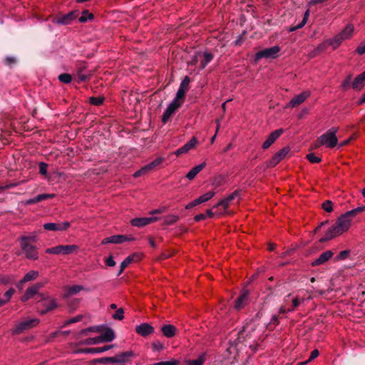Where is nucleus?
<instances>
[{
    "label": "nucleus",
    "mask_w": 365,
    "mask_h": 365,
    "mask_svg": "<svg viewBox=\"0 0 365 365\" xmlns=\"http://www.w3.org/2000/svg\"><path fill=\"white\" fill-rule=\"evenodd\" d=\"M18 241L26 259L31 260H36L38 259V248L32 245V243L37 242V236L35 234L29 236L21 235L18 238Z\"/></svg>",
    "instance_id": "f257e3e1"
},
{
    "label": "nucleus",
    "mask_w": 365,
    "mask_h": 365,
    "mask_svg": "<svg viewBox=\"0 0 365 365\" xmlns=\"http://www.w3.org/2000/svg\"><path fill=\"white\" fill-rule=\"evenodd\" d=\"M45 282H38L34 284L32 286L29 287L24 294L21 297L22 302H26L29 299L34 298L37 303L50 300V297L48 292H39V290L44 287Z\"/></svg>",
    "instance_id": "f03ea898"
},
{
    "label": "nucleus",
    "mask_w": 365,
    "mask_h": 365,
    "mask_svg": "<svg viewBox=\"0 0 365 365\" xmlns=\"http://www.w3.org/2000/svg\"><path fill=\"white\" fill-rule=\"evenodd\" d=\"M349 228L346 223L341 221L339 217L336 222L332 225L325 232L324 237L319 239L320 242H325L346 232Z\"/></svg>",
    "instance_id": "7ed1b4c3"
},
{
    "label": "nucleus",
    "mask_w": 365,
    "mask_h": 365,
    "mask_svg": "<svg viewBox=\"0 0 365 365\" xmlns=\"http://www.w3.org/2000/svg\"><path fill=\"white\" fill-rule=\"evenodd\" d=\"M76 73L75 81L78 83L88 81L93 76L92 72L88 69V63L83 61L76 62Z\"/></svg>",
    "instance_id": "20e7f679"
},
{
    "label": "nucleus",
    "mask_w": 365,
    "mask_h": 365,
    "mask_svg": "<svg viewBox=\"0 0 365 365\" xmlns=\"http://www.w3.org/2000/svg\"><path fill=\"white\" fill-rule=\"evenodd\" d=\"M339 127H331L325 133L319 136L320 140L322 141L319 143L326 145L327 148H334L338 143L336 134L339 131Z\"/></svg>",
    "instance_id": "39448f33"
},
{
    "label": "nucleus",
    "mask_w": 365,
    "mask_h": 365,
    "mask_svg": "<svg viewBox=\"0 0 365 365\" xmlns=\"http://www.w3.org/2000/svg\"><path fill=\"white\" fill-rule=\"evenodd\" d=\"M40 323V320L37 318L31 319L27 321L19 323L11 331L12 335H19L24 331L36 327Z\"/></svg>",
    "instance_id": "423d86ee"
},
{
    "label": "nucleus",
    "mask_w": 365,
    "mask_h": 365,
    "mask_svg": "<svg viewBox=\"0 0 365 365\" xmlns=\"http://www.w3.org/2000/svg\"><path fill=\"white\" fill-rule=\"evenodd\" d=\"M279 51L280 47L279 46L264 48L255 53V61H257L262 58H276Z\"/></svg>",
    "instance_id": "0eeeda50"
},
{
    "label": "nucleus",
    "mask_w": 365,
    "mask_h": 365,
    "mask_svg": "<svg viewBox=\"0 0 365 365\" xmlns=\"http://www.w3.org/2000/svg\"><path fill=\"white\" fill-rule=\"evenodd\" d=\"M289 151L290 148L289 146L282 148L272 155L271 159L267 162V166L268 168L275 167L278 163H279L282 160L285 158Z\"/></svg>",
    "instance_id": "6e6552de"
},
{
    "label": "nucleus",
    "mask_w": 365,
    "mask_h": 365,
    "mask_svg": "<svg viewBox=\"0 0 365 365\" xmlns=\"http://www.w3.org/2000/svg\"><path fill=\"white\" fill-rule=\"evenodd\" d=\"M365 211V205L358 207L355 209L346 212L344 214H342L339 217V218L344 221L346 223V225L348 228L351 226V218L355 217L356 215Z\"/></svg>",
    "instance_id": "1a4fd4ad"
},
{
    "label": "nucleus",
    "mask_w": 365,
    "mask_h": 365,
    "mask_svg": "<svg viewBox=\"0 0 365 365\" xmlns=\"http://www.w3.org/2000/svg\"><path fill=\"white\" fill-rule=\"evenodd\" d=\"M163 160H164L163 158H161V157L157 158L155 160H154L151 163L145 165V166L141 168L140 170H137L134 173L133 176L135 178H138V177H140V175L146 174L148 172L153 170L155 168L161 165L162 163L163 162Z\"/></svg>",
    "instance_id": "9d476101"
},
{
    "label": "nucleus",
    "mask_w": 365,
    "mask_h": 365,
    "mask_svg": "<svg viewBox=\"0 0 365 365\" xmlns=\"http://www.w3.org/2000/svg\"><path fill=\"white\" fill-rule=\"evenodd\" d=\"M78 16V11H71L66 14L58 15L55 18V22L58 24L68 25Z\"/></svg>",
    "instance_id": "9b49d317"
},
{
    "label": "nucleus",
    "mask_w": 365,
    "mask_h": 365,
    "mask_svg": "<svg viewBox=\"0 0 365 365\" xmlns=\"http://www.w3.org/2000/svg\"><path fill=\"white\" fill-rule=\"evenodd\" d=\"M159 220L158 217H135L130 220V224L133 227H142L149 224L157 222Z\"/></svg>",
    "instance_id": "f8f14e48"
},
{
    "label": "nucleus",
    "mask_w": 365,
    "mask_h": 365,
    "mask_svg": "<svg viewBox=\"0 0 365 365\" xmlns=\"http://www.w3.org/2000/svg\"><path fill=\"white\" fill-rule=\"evenodd\" d=\"M198 144L197 138L195 136H192V138L187 142L183 146L178 148L175 154L176 156H180L182 154L187 153L191 149L196 148Z\"/></svg>",
    "instance_id": "ddd939ff"
},
{
    "label": "nucleus",
    "mask_w": 365,
    "mask_h": 365,
    "mask_svg": "<svg viewBox=\"0 0 365 365\" xmlns=\"http://www.w3.org/2000/svg\"><path fill=\"white\" fill-rule=\"evenodd\" d=\"M284 133L283 128H279L272 132L262 143V148L264 150L268 149Z\"/></svg>",
    "instance_id": "4468645a"
},
{
    "label": "nucleus",
    "mask_w": 365,
    "mask_h": 365,
    "mask_svg": "<svg viewBox=\"0 0 365 365\" xmlns=\"http://www.w3.org/2000/svg\"><path fill=\"white\" fill-rule=\"evenodd\" d=\"M114 345H105L101 347H93V348H80L73 351L74 354H95L101 353L112 349Z\"/></svg>",
    "instance_id": "2eb2a0df"
},
{
    "label": "nucleus",
    "mask_w": 365,
    "mask_h": 365,
    "mask_svg": "<svg viewBox=\"0 0 365 365\" xmlns=\"http://www.w3.org/2000/svg\"><path fill=\"white\" fill-rule=\"evenodd\" d=\"M71 227L69 222H63L62 223L48 222L43 225L46 230L52 231H66Z\"/></svg>",
    "instance_id": "dca6fc26"
},
{
    "label": "nucleus",
    "mask_w": 365,
    "mask_h": 365,
    "mask_svg": "<svg viewBox=\"0 0 365 365\" xmlns=\"http://www.w3.org/2000/svg\"><path fill=\"white\" fill-rule=\"evenodd\" d=\"M249 295L250 291L248 289H243L235 302V308L237 310L243 309L248 302Z\"/></svg>",
    "instance_id": "f3484780"
},
{
    "label": "nucleus",
    "mask_w": 365,
    "mask_h": 365,
    "mask_svg": "<svg viewBox=\"0 0 365 365\" xmlns=\"http://www.w3.org/2000/svg\"><path fill=\"white\" fill-rule=\"evenodd\" d=\"M311 95V93L309 91H305L302 92L300 94L295 96L293 97L290 101L289 102V106L294 108L296 106H299L303 102L306 101L307 98H308Z\"/></svg>",
    "instance_id": "a211bd4d"
},
{
    "label": "nucleus",
    "mask_w": 365,
    "mask_h": 365,
    "mask_svg": "<svg viewBox=\"0 0 365 365\" xmlns=\"http://www.w3.org/2000/svg\"><path fill=\"white\" fill-rule=\"evenodd\" d=\"M135 332L141 336L146 337L154 332V327L148 323H142L135 327Z\"/></svg>",
    "instance_id": "6ab92c4d"
},
{
    "label": "nucleus",
    "mask_w": 365,
    "mask_h": 365,
    "mask_svg": "<svg viewBox=\"0 0 365 365\" xmlns=\"http://www.w3.org/2000/svg\"><path fill=\"white\" fill-rule=\"evenodd\" d=\"M333 255L334 252L331 250H327L322 252L317 259L312 262L311 266L317 267L323 264L328 262L333 257Z\"/></svg>",
    "instance_id": "aec40b11"
},
{
    "label": "nucleus",
    "mask_w": 365,
    "mask_h": 365,
    "mask_svg": "<svg viewBox=\"0 0 365 365\" xmlns=\"http://www.w3.org/2000/svg\"><path fill=\"white\" fill-rule=\"evenodd\" d=\"M135 356L134 352L132 350L121 352L114 356H113V363H125L130 361V358Z\"/></svg>",
    "instance_id": "412c9836"
},
{
    "label": "nucleus",
    "mask_w": 365,
    "mask_h": 365,
    "mask_svg": "<svg viewBox=\"0 0 365 365\" xmlns=\"http://www.w3.org/2000/svg\"><path fill=\"white\" fill-rule=\"evenodd\" d=\"M103 328L102 334L99 336L101 342H110L115 339V333L113 330L106 326H101Z\"/></svg>",
    "instance_id": "4be33fe9"
},
{
    "label": "nucleus",
    "mask_w": 365,
    "mask_h": 365,
    "mask_svg": "<svg viewBox=\"0 0 365 365\" xmlns=\"http://www.w3.org/2000/svg\"><path fill=\"white\" fill-rule=\"evenodd\" d=\"M56 196L55 194H40L36 196L34 198L28 199L25 200L23 203L24 205H29L32 204H36L43 200L53 199Z\"/></svg>",
    "instance_id": "5701e85b"
},
{
    "label": "nucleus",
    "mask_w": 365,
    "mask_h": 365,
    "mask_svg": "<svg viewBox=\"0 0 365 365\" xmlns=\"http://www.w3.org/2000/svg\"><path fill=\"white\" fill-rule=\"evenodd\" d=\"M365 85V71L358 75L351 83V87L354 90L361 91Z\"/></svg>",
    "instance_id": "b1692460"
},
{
    "label": "nucleus",
    "mask_w": 365,
    "mask_h": 365,
    "mask_svg": "<svg viewBox=\"0 0 365 365\" xmlns=\"http://www.w3.org/2000/svg\"><path fill=\"white\" fill-rule=\"evenodd\" d=\"M59 307L58 302H57V300L55 298H51L50 300H49V303L48 304H43V307L44 309L41 310L39 312V314L41 315H44L50 312H52L53 311L54 309H56V308H58Z\"/></svg>",
    "instance_id": "393cba45"
},
{
    "label": "nucleus",
    "mask_w": 365,
    "mask_h": 365,
    "mask_svg": "<svg viewBox=\"0 0 365 365\" xmlns=\"http://www.w3.org/2000/svg\"><path fill=\"white\" fill-rule=\"evenodd\" d=\"M125 240V235H113V236L104 238L101 243L103 245H105L107 243L120 244V243L124 242Z\"/></svg>",
    "instance_id": "a878e982"
},
{
    "label": "nucleus",
    "mask_w": 365,
    "mask_h": 365,
    "mask_svg": "<svg viewBox=\"0 0 365 365\" xmlns=\"http://www.w3.org/2000/svg\"><path fill=\"white\" fill-rule=\"evenodd\" d=\"M161 331L165 336L171 338L176 335L177 328L173 324H165L161 327Z\"/></svg>",
    "instance_id": "bb28decb"
},
{
    "label": "nucleus",
    "mask_w": 365,
    "mask_h": 365,
    "mask_svg": "<svg viewBox=\"0 0 365 365\" xmlns=\"http://www.w3.org/2000/svg\"><path fill=\"white\" fill-rule=\"evenodd\" d=\"M66 292L63 294V298L66 299L72 294H76L84 289L82 285H73L65 287Z\"/></svg>",
    "instance_id": "cd10ccee"
},
{
    "label": "nucleus",
    "mask_w": 365,
    "mask_h": 365,
    "mask_svg": "<svg viewBox=\"0 0 365 365\" xmlns=\"http://www.w3.org/2000/svg\"><path fill=\"white\" fill-rule=\"evenodd\" d=\"M205 162H203L200 165L195 166L188 172V173L186 175V177L190 180H193L195 178V176L205 168Z\"/></svg>",
    "instance_id": "c85d7f7f"
},
{
    "label": "nucleus",
    "mask_w": 365,
    "mask_h": 365,
    "mask_svg": "<svg viewBox=\"0 0 365 365\" xmlns=\"http://www.w3.org/2000/svg\"><path fill=\"white\" fill-rule=\"evenodd\" d=\"M354 31V25L348 24L344 29L338 34L343 38V40L351 38Z\"/></svg>",
    "instance_id": "c756f323"
},
{
    "label": "nucleus",
    "mask_w": 365,
    "mask_h": 365,
    "mask_svg": "<svg viewBox=\"0 0 365 365\" xmlns=\"http://www.w3.org/2000/svg\"><path fill=\"white\" fill-rule=\"evenodd\" d=\"M326 41L329 46H331L333 50H336L339 47L344 40L341 36L336 34L333 38L327 39Z\"/></svg>",
    "instance_id": "7c9ffc66"
},
{
    "label": "nucleus",
    "mask_w": 365,
    "mask_h": 365,
    "mask_svg": "<svg viewBox=\"0 0 365 365\" xmlns=\"http://www.w3.org/2000/svg\"><path fill=\"white\" fill-rule=\"evenodd\" d=\"M328 43L327 41H323L322 43H319L310 53L311 57H316L321 54L322 53L327 51L328 48Z\"/></svg>",
    "instance_id": "2f4dec72"
},
{
    "label": "nucleus",
    "mask_w": 365,
    "mask_h": 365,
    "mask_svg": "<svg viewBox=\"0 0 365 365\" xmlns=\"http://www.w3.org/2000/svg\"><path fill=\"white\" fill-rule=\"evenodd\" d=\"M176 110L177 109L175 108L169 104V106H168L167 109L165 110L162 116V123L163 124H165L168 121L170 116L175 113Z\"/></svg>",
    "instance_id": "473e14b6"
},
{
    "label": "nucleus",
    "mask_w": 365,
    "mask_h": 365,
    "mask_svg": "<svg viewBox=\"0 0 365 365\" xmlns=\"http://www.w3.org/2000/svg\"><path fill=\"white\" fill-rule=\"evenodd\" d=\"M205 356H206V353L204 352L202 354H200L197 359L186 360L185 364L187 365H203L206 360Z\"/></svg>",
    "instance_id": "72a5a7b5"
},
{
    "label": "nucleus",
    "mask_w": 365,
    "mask_h": 365,
    "mask_svg": "<svg viewBox=\"0 0 365 365\" xmlns=\"http://www.w3.org/2000/svg\"><path fill=\"white\" fill-rule=\"evenodd\" d=\"M143 257V254L141 252H134L129 256H128L125 259L128 262L129 264L136 263L142 260Z\"/></svg>",
    "instance_id": "f704fd0d"
},
{
    "label": "nucleus",
    "mask_w": 365,
    "mask_h": 365,
    "mask_svg": "<svg viewBox=\"0 0 365 365\" xmlns=\"http://www.w3.org/2000/svg\"><path fill=\"white\" fill-rule=\"evenodd\" d=\"M214 55L208 51L203 53V59L200 62V68L203 69L213 59Z\"/></svg>",
    "instance_id": "c9c22d12"
},
{
    "label": "nucleus",
    "mask_w": 365,
    "mask_h": 365,
    "mask_svg": "<svg viewBox=\"0 0 365 365\" xmlns=\"http://www.w3.org/2000/svg\"><path fill=\"white\" fill-rule=\"evenodd\" d=\"M79 247L76 245H62V254L70 255L73 252H77Z\"/></svg>",
    "instance_id": "e433bc0d"
},
{
    "label": "nucleus",
    "mask_w": 365,
    "mask_h": 365,
    "mask_svg": "<svg viewBox=\"0 0 365 365\" xmlns=\"http://www.w3.org/2000/svg\"><path fill=\"white\" fill-rule=\"evenodd\" d=\"M179 220V216L175 215H168L164 217L163 225H172Z\"/></svg>",
    "instance_id": "4c0bfd02"
},
{
    "label": "nucleus",
    "mask_w": 365,
    "mask_h": 365,
    "mask_svg": "<svg viewBox=\"0 0 365 365\" xmlns=\"http://www.w3.org/2000/svg\"><path fill=\"white\" fill-rule=\"evenodd\" d=\"M105 101V97L103 96H91L88 98V103L91 105L100 106L103 104Z\"/></svg>",
    "instance_id": "58836bf2"
},
{
    "label": "nucleus",
    "mask_w": 365,
    "mask_h": 365,
    "mask_svg": "<svg viewBox=\"0 0 365 365\" xmlns=\"http://www.w3.org/2000/svg\"><path fill=\"white\" fill-rule=\"evenodd\" d=\"M39 276V273L36 270H31L27 272L23 277V282H30L36 279Z\"/></svg>",
    "instance_id": "ea45409f"
},
{
    "label": "nucleus",
    "mask_w": 365,
    "mask_h": 365,
    "mask_svg": "<svg viewBox=\"0 0 365 365\" xmlns=\"http://www.w3.org/2000/svg\"><path fill=\"white\" fill-rule=\"evenodd\" d=\"M309 16V9H307L304 14V17H303L302 21L297 26L291 27L289 29V31H294L299 29L302 28L306 24V23L308 20Z\"/></svg>",
    "instance_id": "a19ab883"
},
{
    "label": "nucleus",
    "mask_w": 365,
    "mask_h": 365,
    "mask_svg": "<svg viewBox=\"0 0 365 365\" xmlns=\"http://www.w3.org/2000/svg\"><path fill=\"white\" fill-rule=\"evenodd\" d=\"M94 19V14L93 13H91L88 10H83L81 13V17L78 19L79 22L81 23H85L88 20H93Z\"/></svg>",
    "instance_id": "79ce46f5"
},
{
    "label": "nucleus",
    "mask_w": 365,
    "mask_h": 365,
    "mask_svg": "<svg viewBox=\"0 0 365 365\" xmlns=\"http://www.w3.org/2000/svg\"><path fill=\"white\" fill-rule=\"evenodd\" d=\"M215 195V192L214 191H210L204 195H202L199 197H197L196 200L198 202V204H202L203 202H205L212 198Z\"/></svg>",
    "instance_id": "37998d69"
},
{
    "label": "nucleus",
    "mask_w": 365,
    "mask_h": 365,
    "mask_svg": "<svg viewBox=\"0 0 365 365\" xmlns=\"http://www.w3.org/2000/svg\"><path fill=\"white\" fill-rule=\"evenodd\" d=\"M279 316L277 315H273L272 317L270 319V322L267 325V329L273 331L275 327L279 325Z\"/></svg>",
    "instance_id": "c03bdc74"
},
{
    "label": "nucleus",
    "mask_w": 365,
    "mask_h": 365,
    "mask_svg": "<svg viewBox=\"0 0 365 365\" xmlns=\"http://www.w3.org/2000/svg\"><path fill=\"white\" fill-rule=\"evenodd\" d=\"M108 363H113V356H107V357H103L99 359H94L91 361V364H108Z\"/></svg>",
    "instance_id": "a18cd8bd"
},
{
    "label": "nucleus",
    "mask_w": 365,
    "mask_h": 365,
    "mask_svg": "<svg viewBox=\"0 0 365 365\" xmlns=\"http://www.w3.org/2000/svg\"><path fill=\"white\" fill-rule=\"evenodd\" d=\"M350 253H351V250H343V251L340 252L334 257V260L336 261V262L344 260V259H347L349 257Z\"/></svg>",
    "instance_id": "49530a36"
},
{
    "label": "nucleus",
    "mask_w": 365,
    "mask_h": 365,
    "mask_svg": "<svg viewBox=\"0 0 365 365\" xmlns=\"http://www.w3.org/2000/svg\"><path fill=\"white\" fill-rule=\"evenodd\" d=\"M99 336L93 337V338H88L83 341H81L79 344H86V345H92V344H97L101 342V341L99 339Z\"/></svg>",
    "instance_id": "de8ad7c7"
},
{
    "label": "nucleus",
    "mask_w": 365,
    "mask_h": 365,
    "mask_svg": "<svg viewBox=\"0 0 365 365\" xmlns=\"http://www.w3.org/2000/svg\"><path fill=\"white\" fill-rule=\"evenodd\" d=\"M306 158L311 163H319L322 162V158L320 157L316 156L313 153L307 154Z\"/></svg>",
    "instance_id": "09e8293b"
},
{
    "label": "nucleus",
    "mask_w": 365,
    "mask_h": 365,
    "mask_svg": "<svg viewBox=\"0 0 365 365\" xmlns=\"http://www.w3.org/2000/svg\"><path fill=\"white\" fill-rule=\"evenodd\" d=\"M46 253L47 254H53V255H59L62 254V245H58L53 247L48 248L46 250Z\"/></svg>",
    "instance_id": "8fccbe9b"
},
{
    "label": "nucleus",
    "mask_w": 365,
    "mask_h": 365,
    "mask_svg": "<svg viewBox=\"0 0 365 365\" xmlns=\"http://www.w3.org/2000/svg\"><path fill=\"white\" fill-rule=\"evenodd\" d=\"M351 78H352V76L351 75H349L342 81V83L341 84V87L342 90L346 91V90H348L350 88Z\"/></svg>",
    "instance_id": "3c124183"
},
{
    "label": "nucleus",
    "mask_w": 365,
    "mask_h": 365,
    "mask_svg": "<svg viewBox=\"0 0 365 365\" xmlns=\"http://www.w3.org/2000/svg\"><path fill=\"white\" fill-rule=\"evenodd\" d=\"M190 82V78L188 76H186L184 79L182 81L179 89H182L185 91H187L189 90V84Z\"/></svg>",
    "instance_id": "603ef678"
},
{
    "label": "nucleus",
    "mask_w": 365,
    "mask_h": 365,
    "mask_svg": "<svg viewBox=\"0 0 365 365\" xmlns=\"http://www.w3.org/2000/svg\"><path fill=\"white\" fill-rule=\"evenodd\" d=\"M229 206H230V203L225 199H222L221 200H220L218 202V203H217L214 206V208L218 207H222L223 212H222V215H223L224 212H225L227 211V210L228 209Z\"/></svg>",
    "instance_id": "864d4df0"
},
{
    "label": "nucleus",
    "mask_w": 365,
    "mask_h": 365,
    "mask_svg": "<svg viewBox=\"0 0 365 365\" xmlns=\"http://www.w3.org/2000/svg\"><path fill=\"white\" fill-rule=\"evenodd\" d=\"M58 80L61 83H69L72 81V76L68 73H62L58 76Z\"/></svg>",
    "instance_id": "5fc2aeb1"
},
{
    "label": "nucleus",
    "mask_w": 365,
    "mask_h": 365,
    "mask_svg": "<svg viewBox=\"0 0 365 365\" xmlns=\"http://www.w3.org/2000/svg\"><path fill=\"white\" fill-rule=\"evenodd\" d=\"M113 319L122 320L124 318V309L123 308L118 309L112 316Z\"/></svg>",
    "instance_id": "6e6d98bb"
},
{
    "label": "nucleus",
    "mask_w": 365,
    "mask_h": 365,
    "mask_svg": "<svg viewBox=\"0 0 365 365\" xmlns=\"http://www.w3.org/2000/svg\"><path fill=\"white\" fill-rule=\"evenodd\" d=\"M322 207L326 212H331L333 210V202L327 200L322 203Z\"/></svg>",
    "instance_id": "4d7b16f0"
},
{
    "label": "nucleus",
    "mask_w": 365,
    "mask_h": 365,
    "mask_svg": "<svg viewBox=\"0 0 365 365\" xmlns=\"http://www.w3.org/2000/svg\"><path fill=\"white\" fill-rule=\"evenodd\" d=\"M15 292V289L13 287H11L4 294V299L7 302V303L9 302Z\"/></svg>",
    "instance_id": "13d9d810"
},
{
    "label": "nucleus",
    "mask_w": 365,
    "mask_h": 365,
    "mask_svg": "<svg viewBox=\"0 0 365 365\" xmlns=\"http://www.w3.org/2000/svg\"><path fill=\"white\" fill-rule=\"evenodd\" d=\"M12 279L9 275L0 274V284L3 285H7L11 283Z\"/></svg>",
    "instance_id": "bf43d9fd"
},
{
    "label": "nucleus",
    "mask_w": 365,
    "mask_h": 365,
    "mask_svg": "<svg viewBox=\"0 0 365 365\" xmlns=\"http://www.w3.org/2000/svg\"><path fill=\"white\" fill-rule=\"evenodd\" d=\"M246 34H247V31H243L242 34H240V36H237V38L235 41V46H241L246 38Z\"/></svg>",
    "instance_id": "052dcab7"
},
{
    "label": "nucleus",
    "mask_w": 365,
    "mask_h": 365,
    "mask_svg": "<svg viewBox=\"0 0 365 365\" xmlns=\"http://www.w3.org/2000/svg\"><path fill=\"white\" fill-rule=\"evenodd\" d=\"M240 192H241V190H239V189L235 190L233 192L230 194L228 196H227L224 199H225L229 203H230L231 201H232L236 197H237L240 195Z\"/></svg>",
    "instance_id": "680f3d73"
},
{
    "label": "nucleus",
    "mask_w": 365,
    "mask_h": 365,
    "mask_svg": "<svg viewBox=\"0 0 365 365\" xmlns=\"http://www.w3.org/2000/svg\"><path fill=\"white\" fill-rule=\"evenodd\" d=\"M79 302H80V300L78 299H73L68 304V306L69 309H71L70 312H73L76 309V307L79 304Z\"/></svg>",
    "instance_id": "e2e57ef3"
},
{
    "label": "nucleus",
    "mask_w": 365,
    "mask_h": 365,
    "mask_svg": "<svg viewBox=\"0 0 365 365\" xmlns=\"http://www.w3.org/2000/svg\"><path fill=\"white\" fill-rule=\"evenodd\" d=\"M184 103L183 101H182L180 98H178L177 97L175 98V99L170 103L171 106H173L174 108L178 109L181 106V105Z\"/></svg>",
    "instance_id": "0e129e2a"
},
{
    "label": "nucleus",
    "mask_w": 365,
    "mask_h": 365,
    "mask_svg": "<svg viewBox=\"0 0 365 365\" xmlns=\"http://www.w3.org/2000/svg\"><path fill=\"white\" fill-rule=\"evenodd\" d=\"M47 168H48V165L45 163H39V173H41V175H46L47 174Z\"/></svg>",
    "instance_id": "69168bd1"
},
{
    "label": "nucleus",
    "mask_w": 365,
    "mask_h": 365,
    "mask_svg": "<svg viewBox=\"0 0 365 365\" xmlns=\"http://www.w3.org/2000/svg\"><path fill=\"white\" fill-rule=\"evenodd\" d=\"M86 330L88 332H97V333L103 332V328L101 326L90 327L86 328Z\"/></svg>",
    "instance_id": "338daca9"
},
{
    "label": "nucleus",
    "mask_w": 365,
    "mask_h": 365,
    "mask_svg": "<svg viewBox=\"0 0 365 365\" xmlns=\"http://www.w3.org/2000/svg\"><path fill=\"white\" fill-rule=\"evenodd\" d=\"M319 354V351H318V349H314L311 354H310V356L308 359V360L304 362V364H307L308 362L312 361L313 359H314L315 358H317Z\"/></svg>",
    "instance_id": "774afa93"
}]
</instances>
